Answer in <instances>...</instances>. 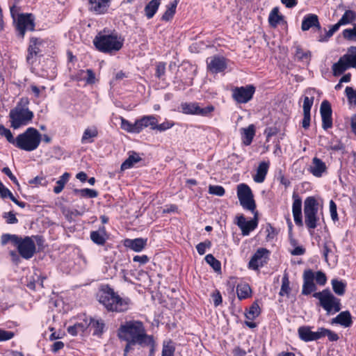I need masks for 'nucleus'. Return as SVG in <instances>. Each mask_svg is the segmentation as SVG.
Masks as SVG:
<instances>
[{"label": "nucleus", "mask_w": 356, "mask_h": 356, "mask_svg": "<svg viewBox=\"0 0 356 356\" xmlns=\"http://www.w3.org/2000/svg\"><path fill=\"white\" fill-rule=\"evenodd\" d=\"M118 336L121 340L138 343L142 347L153 346L154 343L152 336L146 334L144 325L140 321H127L121 324L118 330Z\"/></svg>", "instance_id": "f257e3e1"}, {"label": "nucleus", "mask_w": 356, "mask_h": 356, "mask_svg": "<svg viewBox=\"0 0 356 356\" xmlns=\"http://www.w3.org/2000/svg\"><path fill=\"white\" fill-rule=\"evenodd\" d=\"M99 302L108 312H123L128 309L129 300L121 298L108 285L102 287L98 295Z\"/></svg>", "instance_id": "f03ea898"}, {"label": "nucleus", "mask_w": 356, "mask_h": 356, "mask_svg": "<svg viewBox=\"0 0 356 356\" xmlns=\"http://www.w3.org/2000/svg\"><path fill=\"white\" fill-rule=\"evenodd\" d=\"M29 102L27 98H22L16 106L9 113L10 127L17 129L27 125L33 118V113L28 108Z\"/></svg>", "instance_id": "7ed1b4c3"}, {"label": "nucleus", "mask_w": 356, "mask_h": 356, "mask_svg": "<svg viewBox=\"0 0 356 356\" xmlns=\"http://www.w3.org/2000/svg\"><path fill=\"white\" fill-rule=\"evenodd\" d=\"M41 140L40 133L35 128L29 127L15 138L14 145L20 149L32 152L38 147Z\"/></svg>", "instance_id": "20e7f679"}, {"label": "nucleus", "mask_w": 356, "mask_h": 356, "mask_svg": "<svg viewBox=\"0 0 356 356\" xmlns=\"http://www.w3.org/2000/svg\"><path fill=\"white\" fill-rule=\"evenodd\" d=\"M96 49L104 53H113L119 51L123 45V40L116 34L99 33L93 40Z\"/></svg>", "instance_id": "39448f33"}, {"label": "nucleus", "mask_w": 356, "mask_h": 356, "mask_svg": "<svg viewBox=\"0 0 356 356\" xmlns=\"http://www.w3.org/2000/svg\"><path fill=\"white\" fill-rule=\"evenodd\" d=\"M313 297L319 300L320 305L327 315L339 312L341 309L340 299L336 298L328 289L314 293Z\"/></svg>", "instance_id": "423d86ee"}, {"label": "nucleus", "mask_w": 356, "mask_h": 356, "mask_svg": "<svg viewBox=\"0 0 356 356\" xmlns=\"http://www.w3.org/2000/svg\"><path fill=\"white\" fill-rule=\"evenodd\" d=\"M318 203L314 197H308L304 202L305 223L308 229H314L317 227Z\"/></svg>", "instance_id": "0eeeda50"}, {"label": "nucleus", "mask_w": 356, "mask_h": 356, "mask_svg": "<svg viewBox=\"0 0 356 356\" xmlns=\"http://www.w3.org/2000/svg\"><path fill=\"white\" fill-rule=\"evenodd\" d=\"M237 196L243 209L254 212L256 204L250 188L245 184H241L237 187Z\"/></svg>", "instance_id": "6e6552de"}, {"label": "nucleus", "mask_w": 356, "mask_h": 356, "mask_svg": "<svg viewBox=\"0 0 356 356\" xmlns=\"http://www.w3.org/2000/svg\"><path fill=\"white\" fill-rule=\"evenodd\" d=\"M15 245H17L20 256L25 259H31L35 253V242L29 236H26L24 238L18 237Z\"/></svg>", "instance_id": "1a4fd4ad"}, {"label": "nucleus", "mask_w": 356, "mask_h": 356, "mask_svg": "<svg viewBox=\"0 0 356 356\" xmlns=\"http://www.w3.org/2000/svg\"><path fill=\"white\" fill-rule=\"evenodd\" d=\"M180 108L181 112L187 115H197L201 116H208L214 111V106L209 105L204 108H201L196 102L181 103Z\"/></svg>", "instance_id": "9d476101"}, {"label": "nucleus", "mask_w": 356, "mask_h": 356, "mask_svg": "<svg viewBox=\"0 0 356 356\" xmlns=\"http://www.w3.org/2000/svg\"><path fill=\"white\" fill-rule=\"evenodd\" d=\"M255 88L252 85L236 87L233 90V99L239 104H245L252 99Z\"/></svg>", "instance_id": "9b49d317"}, {"label": "nucleus", "mask_w": 356, "mask_h": 356, "mask_svg": "<svg viewBox=\"0 0 356 356\" xmlns=\"http://www.w3.org/2000/svg\"><path fill=\"white\" fill-rule=\"evenodd\" d=\"M35 17L31 13L19 14L17 17V29L22 38H24L26 31H33L35 29Z\"/></svg>", "instance_id": "f8f14e48"}, {"label": "nucleus", "mask_w": 356, "mask_h": 356, "mask_svg": "<svg viewBox=\"0 0 356 356\" xmlns=\"http://www.w3.org/2000/svg\"><path fill=\"white\" fill-rule=\"evenodd\" d=\"M269 251L266 248H259L251 257L248 268L252 270H258L267 264Z\"/></svg>", "instance_id": "ddd939ff"}, {"label": "nucleus", "mask_w": 356, "mask_h": 356, "mask_svg": "<svg viewBox=\"0 0 356 356\" xmlns=\"http://www.w3.org/2000/svg\"><path fill=\"white\" fill-rule=\"evenodd\" d=\"M236 224L241 229L243 236H248L250 232L256 229L258 225L257 212L254 213L253 219L247 221L243 215H240L236 217Z\"/></svg>", "instance_id": "4468645a"}, {"label": "nucleus", "mask_w": 356, "mask_h": 356, "mask_svg": "<svg viewBox=\"0 0 356 356\" xmlns=\"http://www.w3.org/2000/svg\"><path fill=\"white\" fill-rule=\"evenodd\" d=\"M207 69L213 74L223 72L227 68V60L222 56H213L207 60Z\"/></svg>", "instance_id": "2eb2a0df"}, {"label": "nucleus", "mask_w": 356, "mask_h": 356, "mask_svg": "<svg viewBox=\"0 0 356 356\" xmlns=\"http://www.w3.org/2000/svg\"><path fill=\"white\" fill-rule=\"evenodd\" d=\"M302 278V295L307 296L316 291L317 287L314 283V273L312 270H305L303 273Z\"/></svg>", "instance_id": "dca6fc26"}, {"label": "nucleus", "mask_w": 356, "mask_h": 356, "mask_svg": "<svg viewBox=\"0 0 356 356\" xmlns=\"http://www.w3.org/2000/svg\"><path fill=\"white\" fill-rule=\"evenodd\" d=\"M332 108L328 101L324 100L320 106L322 118V127L327 130L332 127Z\"/></svg>", "instance_id": "f3484780"}, {"label": "nucleus", "mask_w": 356, "mask_h": 356, "mask_svg": "<svg viewBox=\"0 0 356 356\" xmlns=\"http://www.w3.org/2000/svg\"><path fill=\"white\" fill-rule=\"evenodd\" d=\"M293 199L292 212L294 221L298 226H302V200L299 195L295 193L293 194Z\"/></svg>", "instance_id": "a211bd4d"}, {"label": "nucleus", "mask_w": 356, "mask_h": 356, "mask_svg": "<svg viewBox=\"0 0 356 356\" xmlns=\"http://www.w3.org/2000/svg\"><path fill=\"white\" fill-rule=\"evenodd\" d=\"M39 43L38 38H32L31 39L26 56V62L30 65H32L36 61L38 54L40 52V49L38 47Z\"/></svg>", "instance_id": "6ab92c4d"}, {"label": "nucleus", "mask_w": 356, "mask_h": 356, "mask_svg": "<svg viewBox=\"0 0 356 356\" xmlns=\"http://www.w3.org/2000/svg\"><path fill=\"white\" fill-rule=\"evenodd\" d=\"M312 27H316L318 31L321 29L318 16L314 14H309L304 17L302 22L301 29L302 31H305Z\"/></svg>", "instance_id": "aec40b11"}, {"label": "nucleus", "mask_w": 356, "mask_h": 356, "mask_svg": "<svg viewBox=\"0 0 356 356\" xmlns=\"http://www.w3.org/2000/svg\"><path fill=\"white\" fill-rule=\"evenodd\" d=\"M109 6V2L106 0H89V9L95 14L105 13Z\"/></svg>", "instance_id": "412c9836"}, {"label": "nucleus", "mask_w": 356, "mask_h": 356, "mask_svg": "<svg viewBox=\"0 0 356 356\" xmlns=\"http://www.w3.org/2000/svg\"><path fill=\"white\" fill-rule=\"evenodd\" d=\"M147 238H137L134 239H126L124 245L135 252L142 251L147 245Z\"/></svg>", "instance_id": "4be33fe9"}, {"label": "nucleus", "mask_w": 356, "mask_h": 356, "mask_svg": "<svg viewBox=\"0 0 356 356\" xmlns=\"http://www.w3.org/2000/svg\"><path fill=\"white\" fill-rule=\"evenodd\" d=\"M332 323L339 324L344 327H348L353 324L352 316L348 311L340 312L335 318H332Z\"/></svg>", "instance_id": "5701e85b"}, {"label": "nucleus", "mask_w": 356, "mask_h": 356, "mask_svg": "<svg viewBox=\"0 0 356 356\" xmlns=\"http://www.w3.org/2000/svg\"><path fill=\"white\" fill-rule=\"evenodd\" d=\"M139 132L144 128L149 127L151 129L154 130V126L158 122L156 118L154 115H145L140 119L136 120Z\"/></svg>", "instance_id": "b1692460"}, {"label": "nucleus", "mask_w": 356, "mask_h": 356, "mask_svg": "<svg viewBox=\"0 0 356 356\" xmlns=\"http://www.w3.org/2000/svg\"><path fill=\"white\" fill-rule=\"evenodd\" d=\"M325 163L320 159L314 157L312 159V165L310 166V172L316 177H321L323 173L326 170Z\"/></svg>", "instance_id": "393cba45"}, {"label": "nucleus", "mask_w": 356, "mask_h": 356, "mask_svg": "<svg viewBox=\"0 0 356 356\" xmlns=\"http://www.w3.org/2000/svg\"><path fill=\"white\" fill-rule=\"evenodd\" d=\"M243 143L245 145H250L255 135V127L254 124H250L247 128L241 129Z\"/></svg>", "instance_id": "a878e982"}, {"label": "nucleus", "mask_w": 356, "mask_h": 356, "mask_svg": "<svg viewBox=\"0 0 356 356\" xmlns=\"http://www.w3.org/2000/svg\"><path fill=\"white\" fill-rule=\"evenodd\" d=\"M269 168V162L262 161L259 164L256 175L254 176V181L257 183H262L267 175Z\"/></svg>", "instance_id": "bb28decb"}, {"label": "nucleus", "mask_w": 356, "mask_h": 356, "mask_svg": "<svg viewBox=\"0 0 356 356\" xmlns=\"http://www.w3.org/2000/svg\"><path fill=\"white\" fill-rule=\"evenodd\" d=\"M161 0H151L145 7L144 12L147 19H152L157 12Z\"/></svg>", "instance_id": "cd10ccee"}, {"label": "nucleus", "mask_w": 356, "mask_h": 356, "mask_svg": "<svg viewBox=\"0 0 356 356\" xmlns=\"http://www.w3.org/2000/svg\"><path fill=\"white\" fill-rule=\"evenodd\" d=\"M105 324L102 319L90 318L88 323V327H90L93 330V335H101L104 332Z\"/></svg>", "instance_id": "c85d7f7f"}, {"label": "nucleus", "mask_w": 356, "mask_h": 356, "mask_svg": "<svg viewBox=\"0 0 356 356\" xmlns=\"http://www.w3.org/2000/svg\"><path fill=\"white\" fill-rule=\"evenodd\" d=\"M282 20H284V17L279 14V8H273L268 16V22L270 26L275 28Z\"/></svg>", "instance_id": "c756f323"}, {"label": "nucleus", "mask_w": 356, "mask_h": 356, "mask_svg": "<svg viewBox=\"0 0 356 356\" xmlns=\"http://www.w3.org/2000/svg\"><path fill=\"white\" fill-rule=\"evenodd\" d=\"M178 4V1L175 0L172 2H171L168 6L165 12L163 13V15L161 17V20L165 22H168L172 19L174 17L175 13H176V8Z\"/></svg>", "instance_id": "7c9ffc66"}, {"label": "nucleus", "mask_w": 356, "mask_h": 356, "mask_svg": "<svg viewBox=\"0 0 356 356\" xmlns=\"http://www.w3.org/2000/svg\"><path fill=\"white\" fill-rule=\"evenodd\" d=\"M141 160L139 154L132 152L131 154L122 163L121 170H125L134 166V165Z\"/></svg>", "instance_id": "2f4dec72"}, {"label": "nucleus", "mask_w": 356, "mask_h": 356, "mask_svg": "<svg viewBox=\"0 0 356 356\" xmlns=\"http://www.w3.org/2000/svg\"><path fill=\"white\" fill-rule=\"evenodd\" d=\"M356 19V13L352 10H347L345 11L338 23L341 26L346 25L353 23Z\"/></svg>", "instance_id": "473e14b6"}, {"label": "nucleus", "mask_w": 356, "mask_h": 356, "mask_svg": "<svg viewBox=\"0 0 356 356\" xmlns=\"http://www.w3.org/2000/svg\"><path fill=\"white\" fill-rule=\"evenodd\" d=\"M88 328V321H85L83 323H78L74 325L67 327V332L72 335L76 336L80 332H83Z\"/></svg>", "instance_id": "72a5a7b5"}, {"label": "nucleus", "mask_w": 356, "mask_h": 356, "mask_svg": "<svg viewBox=\"0 0 356 356\" xmlns=\"http://www.w3.org/2000/svg\"><path fill=\"white\" fill-rule=\"evenodd\" d=\"M121 128L129 133H140L136 120L132 124L127 120L121 118Z\"/></svg>", "instance_id": "f704fd0d"}, {"label": "nucleus", "mask_w": 356, "mask_h": 356, "mask_svg": "<svg viewBox=\"0 0 356 356\" xmlns=\"http://www.w3.org/2000/svg\"><path fill=\"white\" fill-rule=\"evenodd\" d=\"M237 296L240 300L248 298L251 293L250 286L245 283L239 284L236 287Z\"/></svg>", "instance_id": "c9c22d12"}, {"label": "nucleus", "mask_w": 356, "mask_h": 356, "mask_svg": "<svg viewBox=\"0 0 356 356\" xmlns=\"http://www.w3.org/2000/svg\"><path fill=\"white\" fill-rule=\"evenodd\" d=\"M347 69H348V67L341 56L339 60L332 65L333 75L334 76H339Z\"/></svg>", "instance_id": "e433bc0d"}, {"label": "nucleus", "mask_w": 356, "mask_h": 356, "mask_svg": "<svg viewBox=\"0 0 356 356\" xmlns=\"http://www.w3.org/2000/svg\"><path fill=\"white\" fill-rule=\"evenodd\" d=\"M298 334L300 339L304 341L308 342L313 341L312 337L314 332H312L308 326L300 327L298 328Z\"/></svg>", "instance_id": "4c0bfd02"}, {"label": "nucleus", "mask_w": 356, "mask_h": 356, "mask_svg": "<svg viewBox=\"0 0 356 356\" xmlns=\"http://www.w3.org/2000/svg\"><path fill=\"white\" fill-rule=\"evenodd\" d=\"M295 48V56L298 60L308 62L311 58V52L309 51H303V49L299 45L294 47Z\"/></svg>", "instance_id": "58836bf2"}, {"label": "nucleus", "mask_w": 356, "mask_h": 356, "mask_svg": "<svg viewBox=\"0 0 356 356\" xmlns=\"http://www.w3.org/2000/svg\"><path fill=\"white\" fill-rule=\"evenodd\" d=\"M98 135V131L96 127H93L92 128H87L85 129L83 134L81 138L82 143H90L92 140H90V138H95Z\"/></svg>", "instance_id": "ea45409f"}, {"label": "nucleus", "mask_w": 356, "mask_h": 356, "mask_svg": "<svg viewBox=\"0 0 356 356\" xmlns=\"http://www.w3.org/2000/svg\"><path fill=\"white\" fill-rule=\"evenodd\" d=\"M332 286L334 292L337 295L343 296L345 293L346 286L345 282L334 279L332 280Z\"/></svg>", "instance_id": "a19ab883"}, {"label": "nucleus", "mask_w": 356, "mask_h": 356, "mask_svg": "<svg viewBox=\"0 0 356 356\" xmlns=\"http://www.w3.org/2000/svg\"><path fill=\"white\" fill-rule=\"evenodd\" d=\"M70 176V173L65 172L60 177L59 179L56 181V186L54 188V192L56 194H58L63 191L65 184L68 181Z\"/></svg>", "instance_id": "79ce46f5"}, {"label": "nucleus", "mask_w": 356, "mask_h": 356, "mask_svg": "<svg viewBox=\"0 0 356 356\" xmlns=\"http://www.w3.org/2000/svg\"><path fill=\"white\" fill-rule=\"evenodd\" d=\"M206 262L209 264L216 273H221V264L211 254H209L205 257Z\"/></svg>", "instance_id": "37998d69"}, {"label": "nucleus", "mask_w": 356, "mask_h": 356, "mask_svg": "<svg viewBox=\"0 0 356 356\" xmlns=\"http://www.w3.org/2000/svg\"><path fill=\"white\" fill-rule=\"evenodd\" d=\"M289 276L287 273H284L282 280V286L280 291V296H289L291 291V288L289 286Z\"/></svg>", "instance_id": "c03bdc74"}, {"label": "nucleus", "mask_w": 356, "mask_h": 356, "mask_svg": "<svg viewBox=\"0 0 356 356\" xmlns=\"http://www.w3.org/2000/svg\"><path fill=\"white\" fill-rule=\"evenodd\" d=\"M74 193L76 195H80L82 197H88L90 198H94L97 197L98 193L97 191L94 189H90V188H83V189H74L73 190Z\"/></svg>", "instance_id": "a18cd8bd"}, {"label": "nucleus", "mask_w": 356, "mask_h": 356, "mask_svg": "<svg viewBox=\"0 0 356 356\" xmlns=\"http://www.w3.org/2000/svg\"><path fill=\"white\" fill-rule=\"evenodd\" d=\"M261 312L260 307L257 302H254L250 307L249 311L245 314V317L251 321L255 319Z\"/></svg>", "instance_id": "49530a36"}, {"label": "nucleus", "mask_w": 356, "mask_h": 356, "mask_svg": "<svg viewBox=\"0 0 356 356\" xmlns=\"http://www.w3.org/2000/svg\"><path fill=\"white\" fill-rule=\"evenodd\" d=\"M90 239L93 243L99 245H103L106 243V238L99 231H92L90 233Z\"/></svg>", "instance_id": "de8ad7c7"}, {"label": "nucleus", "mask_w": 356, "mask_h": 356, "mask_svg": "<svg viewBox=\"0 0 356 356\" xmlns=\"http://www.w3.org/2000/svg\"><path fill=\"white\" fill-rule=\"evenodd\" d=\"M340 26L341 25L338 22L332 25L330 30L326 32L325 35H321L318 40L321 42L327 41L328 39L331 38L333 35V34L339 30Z\"/></svg>", "instance_id": "09e8293b"}, {"label": "nucleus", "mask_w": 356, "mask_h": 356, "mask_svg": "<svg viewBox=\"0 0 356 356\" xmlns=\"http://www.w3.org/2000/svg\"><path fill=\"white\" fill-rule=\"evenodd\" d=\"M343 36L348 40L356 41V24H353L352 29H344L343 31Z\"/></svg>", "instance_id": "8fccbe9b"}, {"label": "nucleus", "mask_w": 356, "mask_h": 356, "mask_svg": "<svg viewBox=\"0 0 356 356\" xmlns=\"http://www.w3.org/2000/svg\"><path fill=\"white\" fill-rule=\"evenodd\" d=\"M0 135L5 136L8 142L14 145L15 138L13 137L10 130L6 128L3 125H0Z\"/></svg>", "instance_id": "3c124183"}, {"label": "nucleus", "mask_w": 356, "mask_h": 356, "mask_svg": "<svg viewBox=\"0 0 356 356\" xmlns=\"http://www.w3.org/2000/svg\"><path fill=\"white\" fill-rule=\"evenodd\" d=\"M342 58L345 60L348 68L350 67H356V53L355 54H344L342 56Z\"/></svg>", "instance_id": "603ef678"}, {"label": "nucleus", "mask_w": 356, "mask_h": 356, "mask_svg": "<svg viewBox=\"0 0 356 356\" xmlns=\"http://www.w3.org/2000/svg\"><path fill=\"white\" fill-rule=\"evenodd\" d=\"M209 193L212 195H216L217 196L222 197L225 195V190L221 186L210 185L209 187Z\"/></svg>", "instance_id": "864d4df0"}, {"label": "nucleus", "mask_w": 356, "mask_h": 356, "mask_svg": "<svg viewBox=\"0 0 356 356\" xmlns=\"http://www.w3.org/2000/svg\"><path fill=\"white\" fill-rule=\"evenodd\" d=\"M211 246V242L209 240H206L201 242L196 245V249L199 254L203 255L206 252V249Z\"/></svg>", "instance_id": "5fc2aeb1"}, {"label": "nucleus", "mask_w": 356, "mask_h": 356, "mask_svg": "<svg viewBox=\"0 0 356 356\" xmlns=\"http://www.w3.org/2000/svg\"><path fill=\"white\" fill-rule=\"evenodd\" d=\"M17 240H18L17 236L4 234L1 237V243L2 245H5L10 241L15 245Z\"/></svg>", "instance_id": "6e6d98bb"}, {"label": "nucleus", "mask_w": 356, "mask_h": 356, "mask_svg": "<svg viewBox=\"0 0 356 356\" xmlns=\"http://www.w3.org/2000/svg\"><path fill=\"white\" fill-rule=\"evenodd\" d=\"M314 280L320 286H324L327 282V277L323 272L319 270L314 274Z\"/></svg>", "instance_id": "4d7b16f0"}, {"label": "nucleus", "mask_w": 356, "mask_h": 356, "mask_svg": "<svg viewBox=\"0 0 356 356\" xmlns=\"http://www.w3.org/2000/svg\"><path fill=\"white\" fill-rule=\"evenodd\" d=\"M314 103V97H305L303 100V113H310Z\"/></svg>", "instance_id": "13d9d810"}, {"label": "nucleus", "mask_w": 356, "mask_h": 356, "mask_svg": "<svg viewBox=\"0 0 356 356\" xmlns=\"http://www.w3.org/2000/svg\"><path fill=\"white\" fill-rule=\"evenodd\" d=\"M345 92L348 101L350 103L356 104V90L352 87L347 86Z\"/></svg>", "instance_id": "bf43d9fd"}, {"label": "nucleus", "mask_w": 356, "mask_h": 356, "mask_svg": "<svg viewBox=\"0 0 356 356\" xmlns=\"http://www.w3.org/2000/svg\"><path fill=\"white\" fill-rule=\"evenodd\" d=\"M15 336L13 332L6 331L0 329V341H5L11 339Z\"/></svg>", "instance_id": "052dcab7"}, {"label": "nucleus", "mask_w": 356, "mask_h": 356, "mask_svg": "<svg viewBox=\"0 0 356 356\" xmlns=\"http://www.w3.org/2000/svg\"><path fill=\"white\" fill-rule=\"evenodd\" d=\"M330 211L332 219L334 221L338 220L339 218L337 211V205L333 200L330 201Z\"/></svg>", "instance_id": "680f3d73"}, {"label": "nucleus", "mask_w": 356, "mask_h": 356, "mask_svg": "<svg viewBox=\"0 0 356 356\" xmlns=\"http://www.w3.org/2000/svg\"><path fill=\"white\" fill-rule=\"evenodd\" d=\"M2 172H3L5 175H6L18 187L19 186V184L17 179V178L15 177V176L13 175V174L12 173L10 169L8 168V167H4L3 169H2Z\"/></svg>", "instance_id": "e2e57ef3"}, {"label": "nucleus", "mask_w": 356, "mask_h": 356, "mask_svg": "<svg viewBox=\"0 0 356 356\" xmlns=\"http://www.w3.org/2000/svg\"><path fill=\"white\" fill-rule=\"evenodd\" d=\"M175 348L169 344L163 345L161 356H174Z\"/></svg>", "instance_id": "0e129e2a"}, {"label": "nucleus", "mask_w": 356, "mask_h": 356, "mask_svg": "<svg viewBox=\"0 0 356 356\" xmlns=\"http://www.w3.org/2000/svg\"><path fill=\"white\" fill-rule=\"evenodd\" d=\"M173 126V123H171L168 121L164 122L160 124H157L156 123V126H154V130L156 129L159 131H164Z\"/></svg>", "instance_id": "69168bd1"}, {"label": "nucleus", "mask_w": 356, "mask_h": 356, "mask_svg": "<svg viewBox=\"0 0 356 356\" xmlns=\"http://www.w3.org/2000/svg\"><path fill=\"white\" fill-rule=\"evenodd\" d=\"M323 332H325V337L327 336L330 341H337L339 339L338 334L333 331L325 328Z\"/></svg>", "instance_id": "338daca9"}, {"label": "nucleus", "mask_w": 356, "mask_h": 356, "mask_svg": "<svg viewBox=\"0 0 356 356\" xmlns=\"http://www.w3.org/2000/svg\"><path fill=\"white\" fill-rule=\"evenodd\" d=\"M3 217L6 218V222L8 224H14L18 222V220L15 217V215L11 211L4 213Z\"/></svg>", "instance_id": "774afa93"}]
</instances>
